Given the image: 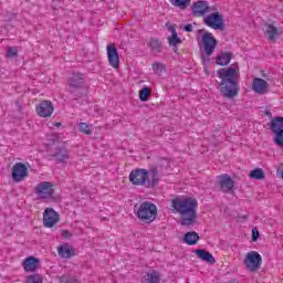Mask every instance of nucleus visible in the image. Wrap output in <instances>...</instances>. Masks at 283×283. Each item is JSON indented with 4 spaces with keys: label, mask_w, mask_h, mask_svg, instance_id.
Listing matches in <instances>:
<instances>
[{
    "label": "nucleus",
    "mask_w": 283,
    "mask_h": 283,
    "mask_svg": "<svg viewBox=\"0 0 283 283\" xmlns=\"http://www.w3.org/2000/svg\"><path fill=\"white\" fill-rule=\"evenodd\" d=\"M172 213L179 214L181 227H193L198 220V200L191 197H177L171 200Z\"/></svg>",
    "instance_id": "f257e3e1"
},
{
    "label": "nucleus",
    "mask_w": 283,
    "mask_h": 283,
    "mask_svg": "<svg viewBox=\"0 0 283 283\" xmlns=\"http://www.w3.org/2000/svg\"><path fill=\"white\" fill-rule=\"evenodd\" d=\"M217 76L221 80L219 90L223 98H235L240 94V69L238 64L220 69Z\"/></svg>",
    "instance_id": "f03ea898"
},
{
    "label": "nucleus",
    "mask_w": 283,
    "mask_h": 283,
    "mask_svg": "<svg viewBox=\"0 0 283 283\" xmlns=\"http://www.w3.org/2000/svg\"><path fill=\"white\" fill-rule=\"evenodd\" d=\"M129 180L132 185H136L137 187L154 189V187L158 186V181L160 180L158 167L151 166L148 170L137 168L129 174Z\"/></svg>",
    "instance_id": "7ed1b4c3"
},
{
    "label": "nucleus",
    "mask_w": 283,
    "mask_h": 283,
    "mask_svg": "<svg viewBox=\"0 0 283 283\" xmlns=\"http://www.w3.org/2000/svg\"><path fill=\"white\" fill-rule=\"evenodd\" d=\"M67 92L74 96V101L82 98L85 94V77L83 74L75 73L67 80Z\"/></svg>",
    "instance_id": "20e7f679"
},
{
    "label": "nucleus",
    "mask_w": 283,
    "mask_h": 283,
    "mask_svg": "<svg viewBox=\"0 0 283 283\" xmlns=\"http://www.w3.org/2000/svg\"><path fill=\"white\" fill-rule=\"evenodd\" d=\"M136 216L143 222L149 224L156 220V216H158V208H156V205L149 201H144L137 209Z\"/></svg>",
    "instance_id": "39448f33"
},
{
    "label": "nucleus",
    "mask_w": 283,
    "mask_h": 283,
    "mask_svg": "<svg viewBox=\"0 0 283 283\" xmlns=\"http://www.w3.org/2000/svg\"><path fill=\"white\" fill-rule=\"evenodd\" d=\"M216 185L222 193H234L235 191V180H233V178L228 174L218 176Z\"/></svg>",
    "instance_id": "423d86ee"
},
{
    "label": "nucleus",
    "mask_w": 283,
    "mask_h": 283,
    "mask_svg": "<svg viewBox=\"0 0 283 283\" xmlns=\"http://www.w3.org/2000/svg\"><path fill=\"white\" fill-rule=\"evenodd\" d=\"M34 193L40 200H48L54 196V185L50 181H41L35 186Z\"/></svg>",
    "instance_id": "0eeeda50"
},
{
    "label": "nucleus",
    "mask_w": 283,
    "mask_h": 283,
    "mask_svg": "<svg viewBox=\"0 0 283 283\" xmlns=\"http://www.w3.org/2000/svg\"><path fill=\"white\" fill-rule=\"evenodd\" d=\"M205 25H208V28H212V30H220L223 32L224 30V15L220 12H213L207 15L203 19Z\"/></svg>",
    "instance_id": "6e6552de"
},
{
    "label": "nucleus",
    "mask_w": 283,
    "mask_h": 283,
    "mask_svg": "<svg viewBox=\"0 0 283 283\" xmlns=\"http://www.w3.org/2000/svg\"><path fill=\"white\" fill-rule=\"evenodd\" d=\"M270 129L273 134H275V145L283 147V117L272 118L270 122Z\"/></svg>",
    "instance_id": "1a4fd4ad"
},
{
    "label": "nucleus",
    "mask_w": 283,
    "mask_h": 283,
    "mask_svg": "<svg viewBox=\"0 0 283 283\" xmlns=\"http://www.w3.org/2000/svg\"><path fill=\"white\" fill-rule=\"evenodd\" d=\"M244 264L251 273H255L262 266V255L256 251H251L245 255Z\"/></svg>",
    "instance_id": "9d476101"
},
{
    "label": "nucleus",
    "mask_w": 283,
    "mask_h": 283,
    "mask_svg": "<svg viewBox=\"0 0 283 283\" xmlns=\"http://www.w3.org/2000/svg\"><path fill=\"white\" fill-rule=\"evenodd\" d=\"M203 52H206L207 56H211L213 52H216V48H218V40L213 38V34L210 32H206L202 38Z\"/></svg>",
    "instance_id": "9b49d317"
},
{
    "label": "nucleus",
    "mask_w": 283,
    "mask_h": 283,
    "mask_svg": "<svg viewBox=\"0 0 283 283\" xmlns=\"http://www.w3.org/2000/svg\"><path fill=\"white\" fill-rule=\"evenodd\" d=\"M12 180L13 182H21L28 178L29 172H28V167L23 163H17L12 167Z\"/></svg>",
    "instance_id": "f8f14e48"
},
{
    "label": "nucleus",
    "mask_w": 283,
    "mask_h": 283,
    "mask_svg": "<svg viewBox=\"0 0 283 283\" xmlns=\"http://www.w3.org/2000/svg\"><path fill=\"white\" fill-rule=\"evenodd\" d=\"M106 50L109 66L114 67L115 70L118 69L120 65V57L118 56V49H116V44L109 43Z\"/></svg>",
    "instance_id": "ddd939ff"
},
{
    "label": "nucleus",
    "mask_w": 283,
    "mask_h": 283,
    "mask_svg": "<svg viewBox=\"0 0 283 283\" xmlns=\"http://www.w3.org/2000/svg\"><path fill=\"white\" fill-rule=\"evenodd\" d=\"M59 222V212L54 211L52 208H46L43 213V224L48 229H52L54 224Z\"/></svg>",
    "instance_id": "4468645a"
},
{
    "label": "nucleus",
    "mask_w": 283,
    "mask_h": 283,
    "mask_svg": "<svg viewBox=\"0 0 283 283\" xmlns=\"http://www.w3.org/2000/svg\"><path fill=\"white\" fill-rule=\"evenodd\" d=\"M54 112V106L51 101H42L36 106V114L41 116V118H50L52 113Z\"/></svg>",
    "instance_id": "2eb2a0df"
},
{
    "label": "nucleus",
    "mask_w": 283,
    "mask_h": 283,
    "mask_svg": "<svg viewBox=\"0 0 283 283\" xmlns=\"http://www.w3.org/2000/svg\"><path fill=\"white\" fill-rule=\"evenodd\" d=\"M209 2L199 0L192 3V14L193 17H205L209 12Z\"/></svg>",
    "instance_id": "dca6fc26"
},
{
    "label": "nucleus",
    "mask_w": 283,
    "mask_h": 283,
    "mask_svg": "<svg viewBox=\"0 0 283 283\" xmlns=\"http://www.w3.org/2000/svg\"><path fill=\"white\" fill-rule=\"evenodd\" d=\"M168 30L171 32V35L168 38V45L172 48L175 54H178V45L182 44V40L178 36L175 25H170Z\"/></svg>",
    "instance_id": "f3484780"
},
{
    "label": "nucleus",
    "mask_w": 283,
    "mask_h": 283,
    "mask_svg": "<svg viewBox=\"0 0 283 283\" xmlns=\"http://www.w3.org/2000/svg\"><path fill=\"white\" fill-rule=\"evenodd\" d=\"M252 90L255 92V94H266L269 83L266 80L255 77L252 83Z\"/></svg>",
    "instance_id": "a211bd4d"
},
{
    "label": "nucleus",
    "mask_w": 283,
    "mask_h": 283,
    "mask_svg": "<svg viewBox=\"0 0 283 283\" xmlns=\"http://www.w3.org/2000/svg\"><path fill=\"white\" fill-rule=\"evenodd\" d=\"M195 253L199 260H202L203 262H208V264H216V259L213 258V254L207 250L197 249L195 250Z\"/></svg>",
    "instance_id": "6ab92c4d"
},
{
    "label": "nucleus",
    "mask_w": 283,
    "mask_h": 283,
    "mask_svg": "<svg viewBox=\"0 0 283 283\" xmlns=\"http://www.w3.org/2000/svg\"><path fill=\"white\" fill-rule=\"evenodd\" d=\"M24 271L34 272L39 269V259L29 256L23 261Z\"/></svg>",
    "instance_id": "aec40b11"
},
{
    "label": "nucleus",
    "mask_w": 283,
    "mask_h": 283,
    "mask_svg": "<svg viewBox=\"0 0 283 283\" xmlns=\"http://www.w3.org/2000/svg\"><path fill=\"white\" fill-rule=\"evenodd\" d=\"M265 33L270 41H275L282 34V31L273 24H265Z\"/></svg>",
    "instance_id": "412c9836"
},
{
    "label": "nucleus",
    "mask_w": 283,
    "mask_h": 283,
    "mask_svg": "<svg viewBox=\"0 0 283 283\" xmlns=\"http://www.w3.org/2000/svg\"><path fill=\"white\" fill-rule=\"evenodd\" d=\"M232 59H233V54L229 52H222L219 55H217L216 63L217 65H221V66L229 65Z\"/></svg>",
    "instance_id": "4be33fe9"
},
{
    "label": "nucleus",
    "mask_w": 283,
    "mask_h": 283,
    "mask_svg": "<svg viewBox=\"0 0 283 283\" xmlns=\"http://www.w3.org/2000/svg\"><path fill=\"white\" fill-rule=\"evenodd\" d=\"M51 158H55L57 163H67L70 160V156L67 155V150L65 148H57L53 155H50Z\"/></svg>",
    "instance_id": "5701e85b"
},
{
    "label": "nucleus",
    "mask_w": 283,
    "mask_h": 283,
    "mask_svg": "<svg viewBox=\"0 0 283 283\" xmlns=\"http://www.w3.org/2000/svg\"><path fill=\"white\" fill-rule=\"evenodd\" d=\"M200 240V235L198 232H187L184 237V242L186 244H189L190 247H193V244H198V241Z\"/></svg>",
    "instance_id": "b1692460"
},
{
    "label": "nucleus",
    "mask_w": 283,
    "mask_h": 283,
    "mask_svg": "<svg viewBox=\"0 0 283 283\" xmlns=\"http://www.w3.org/2000/svg\"><path fill=\"white\" fill-rule=\"evenodd\" d=\"M147 46L153 50V52H156L157 54H160L163 52V42L156 38H150L149 42L147 43Z\"/></svg>",
    "instance_id": "393cba45"
},
{
    "label": "nucleus",
    "mask_w": 283,
    "mask_h": 283,
    "mask_svg": "<svg viewBox=\"0 0 283 283\" xmlns=\"http://www.w3.org/2000/svg\"><path fill=\"white\" fill-rule=\"evenodd\" d=\"M57 253L61 258H72L74 255V249L70 248L67 244L59 248Z\"/></svg>",
    "instance_id": "a878e982"
},
{
    "label": "nucleus",
    "mask_w": 283,
    "mask_h": 283,
    "mask_svg": "<svg viewBox=\"0 0 283 283\" xmlns=\"http://www.w3.org/2000/svg\"><path fill=\"white\" fill-rule=\"evenodd\" d=\"M149 96H151V88L143 87L139 91V99L142 101V103H147V101H149Z\"/></svg>",
    "instance_id": "bb28decb"
},
{
    "label": "nucleus",
    "mask_w": 283,
    "mask_h": 283,
    "mask_svg": "<svg viewBox=\"0 0 283 283\" xmlns=\"http://www.w3.org/2000/svg\"><path fill=\"white\" fill-rule=\"evenodd\" d=\"M146 282L149 283H160V272L153 271L146 275Z\"/></svg>",
    "instance_id": "cd10ccee"
},
{
    "label": "nucleus",
    "mask_w": 283,
    "mask_h": 283,
    "mask_svg": "<svg viewBox=\"0 0 283 283\" xmlns=\"http://www.w3.org/2000/svg\"><path fill=\"white\" fill-rule=\"evenodd\" d=\"M250 178L254 180H264V170L262 168H256L250 172Z\"/></svg>",
    "instance_id": "c85d7f7f"
},
{
    "label": "nucleus",
    "mask_w": 283,
    "mask_h": 283,
    "mask_svg": "<svg viewBox=\"0 0 283 283\" xmlns=\"http://www.w3.org/2000/svg\"><path fill=\"white\" fill-rule=\"evenodd\" d=\"M172 6L180 8V10H187L191 6V0H175Z\"/></svg>",
    "instance_id": "c756f323"
},
{
    "label": "nucleus",
    "mask_w": 283,
    "mask_h": 283,
    "mask_svg": "<svg viewBox=\"0 0 283 283\" xmlns=\"http://www.w3.org/2000/svg\"><path fill=\"white\" fill-rule=\"evenodd\" d=\"M78 129L82 132V134H85L86 136H92V126H90L87 123H80Z\"/></svg>",
    "instance_id": "7c9ffc66"
},
{
    "label": "nucleus",
    "mask_w": 283,
    "mask_h": 283,
    "mask_svg": "<svg viewBox=\"0 0 283 283\" xmlns=\"http://www.w3.org/2000/svg\"><path fill=\"white\" fill-rule=\"evenodd\" d=\"M153 70L155 74H157L158 76H163V72H165V64L160 62H155L153 64Z\"/></svg>",
    "instance_id": "2f4dec72"
},
{
    "label": "nucleus",
    "mask_w": 283,
    "mask_h": 283,
    "mask_svg": "<svg viewBox=\"0 0 283 283\" xmlns=\"http://www.w3.org/2000/svg\"><path fill=\"white\" fill-rule=\"evenodd\" d=\"M28 283H43V277L39 274H33L27 277Z\"/></svg>",
    "instance_id": "473e14b6"
},
{
    "label": "nucleus",
    "mask_w": 283,
    "mask_h": 283,
    "mask_svg": "<svg viewBox=\"0 0 283 283\" xmlns=\"http://www.w3.org/2000/svg\"><path fill=\"white\" fill-rule=\"evenodd\" d=\"M19 54V50L15 46H10L7 51V56L14 57Z\"/></svg>",
    "instance_id": "72a5a7b5"
},
{
    "label": "nucleus",
    "mask_w": 283,
    "mask_h": 283,
    "mask_svg": "<svg viewBox=\"0 0 283 283\" xmlns=\"http://www.w3.org/2000/svg\"><path fill=\"white\" fill-rule=\"evenodd\" d=\"M258 238H260V231L256 228L252 229V242H258Z\"/></svg>",
    "instance_id": "f704fd0d"
},
{
    "label": "nucleus",
    "mask_w": 283,
    "mask_h": 283,
    "mask_svg": "<svg viewBox=\"0 0 283 283\" xmlns=\"http://www.w3.org/2000/svg\"><path fill=\"white\" fill-rule=\"evenodd\" d=\"M184 30H185L186 32H193V25H192V24H186V25L184 27Z\"/></svg>",
    "instance_id": "c9c22d12"
},
{
    "label": "nucleus",
    "mask_w": 283,
    "mask_h": 283,
    "mask_svg": "<svg viewBox=\"0 0 283 283\" xmlns=\"http://www.w3.org/2000/svg\"><path fill=\"white\" fill-rule=\"evenodd\" d=\"M62 238H72V233L67 230H62Z\"/></svg>",
    "instance_id": "e433bc0d"
},
{
    "label": "nucleus",
    "mask_w": 283,
    "mask_h": 283,
    "mask_svg": "<svg viewBox=\"0 0 283 283\" xmlns=\"http://www.w3.org/2000/svg\"><path fill=\"white\" fill-rule=\"evenodd\" d=\"M265 116H270V117H272V116H273V114L271 113V111H265Z\"/></svg>",
    "instance_id": "4c0bfd02"
},
{
    "label": "nucleus",
    "mask_w": 283,
    "mask_h": 283,
    "mask_svg": "<svg viewBox=\"0 0 283 283\" xmlns=\"http://www.w3.org/2000/svg\"><path fill=\"white\" fill-rule=\"evenodd\" d=\"M52 1H56V0H52Z\"/></svg>",
    "instance_id": "58836bf2"
}]
</instances>
